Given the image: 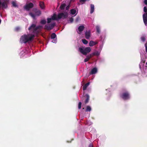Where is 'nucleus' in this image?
<instances>
[{
  "mask_svg": "<svg viewBox=\"0 0 147 147\" xmlns=\"http://www.w3.org/2000/svg\"><path fill=\"white\" fill-rule=\"evenodd\" d=\"M101 50V49L99 51H95L94 52L92 53V54L94 55L98 56L100 54Z\"/></svg>",
  "mask_w": 147,
  "mask_h": 147,
  "instance_id": "obj_13",
  "label": "nucleus"
},
{
  "mask_svg": "<svg viewBox=\"0 0 147 147\" xmlns=\"http://www.w3.org/2000/svg\"><path fill=\"white\" fill-rule=\"evenodd\" d=\"M40 7L42 9H44L45 8V5L44 2L43 1H40L39 3Z\"/></svg>",
  "mask_w": 147,
  "mask_h": 147,
  "instance_id": "obj_15",
  "label": "nucleus"
},
{
  "mask_svg": "<svg viewBox=\"0 0 147 147\" xmlns=\"http://www.w3.org/2000/svg\"><path fill=\"white\" fill-rule=\"evenodd\" d=\"M70 12L71 14L73 15L74 16H76L78 13V12L74 9H71L70 11Z\"/></svg>",
  "mask_w": 147,
  "mask_h": 147,
  "instance_id": "obj_11",
  "label": "nucleus"
},
{
  "mask_svg": "<svg viewBox=\"0 0 147 147\" xmlns=\"http://www.w3.org/2000/svg\"><path fill=\"white\" fill-rule=\"evenodd\" d=\"M68 16V13L67 12L62 13L57 15L54 14L51 18H48L47 19L48 23L51 22L52 20H58L61 19H65Z\"/></svg>",
  "mask_w": 147,
  "mask_h": 147,
  "instance_id": "obj_2",
  "label": "nucleus"
},
{
  "mask_svg": "<svg viewBox=\"0 0 147 147\" xmlns=\"http://www.w3.org/2000/svg\"><path fill=\"white\" fill-rule=\"evenodd\" d=\"M145 46L146 47V51L147 52V43L145 44Z\"/></svg>",
  "mask_w": 147,
  "mask_h": 147,
  "instance_id": "obj_32",
  "label": "nucleus"
},
{
  "mask_svg": "<svg viewBox=\"0 0 147 147\" xmlns=\"http://www.w3.org/2000/svg\"><path fill=\"white\" fill-rule=\"evenodd\" d=\"M80 20V18L79 17H77L76 20V22H78Z\"/></svg>",
  "mask_w": 147,
  "mask_h": 147,
  "instance_id": "obj_31",
  "label": "nucleus"
},
{
  "mask_svg": "<svg viewBox=\"0 0 147 147\" xmlns=\"http://www.w3.org/2000/svg\"><path fill=\"white\" fill-rule=\"evenodd\" d=\"M86 99L85 100V104H87L88 102V100L89 99V95L87 94H86Z\"/></svg>",
  "mask_w": 147,
  "mask_h": 147,
  "instance_id": "obj_17",
  "label": "nucleus"
},
{
  "mask_svg": "<svg viewBox=\"0 0 147 147\" xmlns=\"http://www.w3.org/2000/svg\"><path fill=\"white\" fill-rule=\"evenodd\" d=\"M70 4H69L67 5L66 7V10H68L69 8L70 7Z\"/></svg>",
  "mask_w": 147,
  "mask_h": 147,
  "instance_id": "obj_29",
  "label": "nucleus"
},
{
  "mask_svg": "<svg viewBox=\"0 0 147 147\" xmlns=\"http://www.w3.org/2000/svg\"><path fill=\"white\" fill-rule=\"evenodd\" d=\"M91 9H90V13H92L94 11V7L93 5L91 4Z\"/></svg>",
  "mask_w": 147,
  "mask_h": 147,
  "instance_id": "obj_16",
  "label": "nucleus"
},
{
  "mask_svg": "<svg viewBox=\"0 0 147 147\" xmlns=\"http://www.w3.org/2000/svg\"><path fill=\"white\" fill-rule=\"evenodd\" d=\"M91 110V108L90 106H88L86 107V111H90Z\"/></svg>",
  "mask_w": 147,
  "mask_h": 147,
  "instance_id": "obj_23",
  "label": "nucleus"
},
{
  "mask_svg": "<svg viewBox=\"0 0 147 147\" xmlns=\"http://www.w3.org/2000/svg\"><path fill=\"white\" fill-rule=\"evenodd\" d=\"M90 30L87 31L85 32V35L86 38L88 39L90 37Z\"/></svg>",
  "mask_w": 147,
  "mask_h": 147,
  "instance_id": "obj_10",
  "label": "nucleus"
},
{
  "mask_svg": "<svg viewBox=\"0 0 147 147\" xmlns=\"http://www.w3.org/2000/svg\"><path fill=\"white\" fill-rule=\"evenodd\" d=\"M7 7V3L4 1H0V9L6 8Z\"/></svg>",
  "mask_w": 147,
  "mask_h": 147,
  "instance_id": "obj_4",
  "label": "nucleus"
},
{
  "mask_svg": "<svg viewBox=\"0 0 147 147\" xmlns=\"http://www.w3.org/2000/svg\"><path fill=\"white\" fill-rule=\"evenodd\" d=\"M97 69L96 68L94 67L92 69L91 71L90 74H95L97 72Z\"/></svg>",
  "mask_w": 147,
  "mask_h": 147,
  "instance_id": "obj_14",
  "label": "nucleus"
},
{
  "mask_svg": "<svg viewBox=\"0 0 147 147\" xmlns=\"http://www.w3.org/2000/svg\"><path fill=\"white\" fill-rule=\"evenodd\" d=\"M66 5L65 3H62L60 7V8L61 9H64Z\"/></svg>",
  "mask_w": 147,
  "mask_h": 147,
  "instance_id": "obj_18",
  "label": "nucleus"
},
{
  "mask_svg": "<svg viewBox=\"0 0 147 147\" xmlns=\"http://www.w3.org/2000/svg\"><path fill=\"white\" fill-rule=\"evenodd\" d=\"M82 103L81 102H80L79 103L78 105V108L79 109H80L81 108Z\"/></svg>",
  "mask_w": 147,
  "mask_h": 147,
  "instance_id": "obj_28",
  "label": "nucleus"
},
{
  "mask_svg": "<svg viewBox=\"0 0 147 147\" xmlns=\"http://www.w3.org/2000/svg\"><path fill=\"white\" fill-rule=\"evenodd\" d=\"M40 22L42 24H45L46 23V21L45 20H42Z\"/></svg>",
  "mask_w": 147,
  "mask_h": 147,
  "instance_id": "obj_27",
  "label": "nucleus"
},
{
  "mask_svg": "<svg viewBox=\"0 0 147 147\" xmlns=\"http://www.w3.org/2000/svg\"><path fill=\"white\" fill-rule=\"evenodd\" d=\"M41 11L39 10H37L35 12V15L33 14L32 13H30V15L34 19L35 18V16H39L41 14Z\"/></svg>",
  "mask_w": 147,
  "mask_h": 147,
  "instance_id": "obj_7",
  "label": "nucleus"
},
{
  "mask_svg": "<svg viewBox=\"0 0 147 147\" xmlns=\"http://www.w3.org/2000/svg\"><path fill=\"white\" fill-rule=\"evenodd\" d=\"M91 50V48L89 47H82L79 48L78 51L83 54L86 55L87 53H89Z\"/></svg>",
  "mask_w": 147,
  "mask_h": 147,
  "instance_id": "obj_3",
  "label": "nucleus"
},
{
  "mask_svg": "<svg viewBox=\"0 0 147 147\" xmlns=\"http://www.w3.org/2000/svg\"><path fill=\"white\" fill-rule=\"evenodd\" d=\"M91 55H88L87 56L86 58L84 59V61L85 62H86L88 61L91 57Z\"/></svg>",
  "mask_w": 147,
  "mask_h": 147,
  "instance_id": "obj_20",
  "label": "nucleus"
},
{
  "mask_svg": "<svg viewBox=\"0 0 147 147\" xmlns=\"http://www.w3.org/2000/svg\"><path fill=\"white\" fill-rule=\"evenodd\" d=\"M89 84H90L89 82H88L87 83H86V84H85L83 86V90H86V88L89 85Z\"/></svg>",
  "mask_w": 147,
  "mask_h": 147,
  "instance_id": "obj_19",
  "label": "nucleus"
},
{
  "mask_svg": "<svg viewBox=\"0 0 147 147\" xmlns=\"http://www.w3.org/2000/svg\"><path fill=\"white\" fill-rule=\"evenodd\" d=\"M52 42H53V43H56V40H53L52 41Z\"/></svg>",
  "mask_w": 147,
  "mask_h": 147,
  "instance_id": "obj_33",
  "label": "nucleus"
},
{
  "mask_svg": "<svg viewBox=\"0 0 147 147\" xmlns=\"http://www.w3.org/2000/svg\"><path fill=\"white\" fill-rule=\"evenodd\" d=\"M97 32L99 33L100 32V27L98 26H97L96 27Z\"/></svg>",
  "mask_w": 147,
  "mask_h": 147,
  "instance_id": "obj_24",
  "label": "nucleus"
},
{
  "mask_svg": "<svg viewBox=\"0 0 147 147\" xmlns=\"http://www.w3.org/2000/svg\"><path fill=\"white\" fill-rule=\"evenodd\" d=\"M33 6V5L31 3L27 4L24 6V9L27 10H29L30 9L32 8Z\"/></svg>",
  "mask_w": 147,
  "mask_h": 147,
  "instance_id": "obj_6",
  "label": "nucleus"
},
{
  "mask_svg": "<svg viewBox=\"0 0 147 147\" xmlns=\"http://www.w3.org/2000/svg\"><path fill=\"white\" fill-rule=\"evenodd\" d=\"M89 147H93V145L92 144H90L89 145Z\"/></svg>",
  "mask_w": 147,
  "mask_h": 147,
  "instance_id": "obj_35",
  "label": "nucleus"
},
{
  "mask_svg": "<svg viewBox=\"0 0 147 147\" xmlns=\"http://www.w3.org/2000/svg\"><path fill=\"white\" fill-rule=\"evenodd\" d=\"M74 20V19L72 18H71L68 21V23H72Z\"/></svg>",
  "mask_w": 147,
  "mask_h": 147,
  "instance_id": "obj_25",
  "label": "nucleus"
},
{
  "mask_svg": "<svg viewBox=\"0 0 147 147\" xmlns=\"http://www.w3.org/2000/svg\"><path fill=\"white\" fill-rule=\"evenodd\" d=\"M85 1H83V0H82V1H80V3H82V2L84 3V2H85Z\"/></svg>",
  "mask_w": 147,
  "mask_h": 147,
  "instance_id": "obj_36",
  "label": "nucleus"
},
{
  "mask_svg": "<svg viewBox=\"0 0 147 147\" xmlns=\"http://www.w3.org/2000/svg\"><path fill=\"white\" fill-rule=\"evenodd\" d=\"M82 41L83 43L85 45H86L88 43V41L85 39H82Z\"/></svg>",
  "mask_w": 147,
  "mask_h": 147,
  "instance_id": "obj_22",
  "label": "nucleus"
},
{
  "mask_svg": "<svg viewBox=\"0 0 147 147\" xmlns=\"http://www.w3.org/2000/svg\"><path fill=\"white\" fill-rule=\"evenodd\" d=\"M55 25L54 23H52L51 25L47 24L45 26V28L47 30H50L52 29Z\"/></svg>",
  "mask_w": 147,
  "mask_h": 147,
  "instance_id": "obj_5",
  "label": "nucleus"
},
{
  "mask_svg": "<svg viewBox=\"0 0 147 147\" xmlns=\"http://www.w3.org/2000/svg\"><path fill=\"white\" fill-rule=\"evenodd\" d=\"M121 97L124 100L127 99L129 98V94L127 92L123 93Z\"/></svg>",
  "mask_w": 147,
  "mask_h": 147,
  "instance_id": "obj_8",
  "label": "nucleus"
},
{
  "mask_svg": "<svg viewBox=\"0 0 147 147\" xmlns=\"http://www.w3.org/2000/svg\"><path fill=\"white\" fill-rule=\"evenodd\" d=\"M146 65H147V62L146 63Z\"/></svg>",
  "mask_w": 147,
  "mask_h": 147,
  "instance_id": "obj_39",
  "label": "nucleus"
},
{
  "mask_svg": "<svg viewBox=\"0 0 147 147\" xmlns=\"http://www.w3.org/2000/svg\"><path fill=\"white\" fill-rule=\"evenodd\" d=\"M19 28L18 27H17L16 28V31L18 30L19 29Z\"/></svg>",
  "mask_w": 147,
  "mask_h": 147,
  "instance_id": "obj_34",
  "label": "nucleus"
},
{
  "mask_svg": "<svg viewBox=\"0 0 147 147\" xmlns=\"http://www.w3.org/2000/svg\"><path fill=\"white\" fill-rule=\"evenodd\" d=\"M141 40L143 42L145 41V38L144 37H142L141 38Z\"/></svg>",
  "mask_w": 147,
  "mask_h": 147,
  "instance_id": "obj_30",
  "label": "nucleus"
},
{
  "mask_svg": "<svg viewBox=\"0 0 147 147\" xmlns=\"http://www.w3.org/2000/svg\"><path fill=\"white\" fill-rule=\"evenodd\" d=\"M84 28V25H81L80 26L77 30L78 33L79 34H80L81 32L83 30Z\"/></svg>",
  "mask_w": 147,
  "mask_h": 147,
  "instance_id": "obj_9",
  "label": "nucleus"
},
{
  "mask_svg": "<svg viewBox=\"0 0 147 147\" xmlns=\"http://www.w3.org/2000/svg\"><path fill=\"white\" fill-rule=\"evenodd\" d=\"M140 65V68H141V65Z\"/></svg>",
  "mask_w": 147,
  "mask_h": 147,
  "instance_id": "obj_37",
  "label": "nucleus"
},
{
  "mask_svg": "<svg viewBox=\"0 0 147 147\" xmlns=\"http://www.w3.org/2000/svg\"><path fill=\"white\" fill-rule=\"evenodd\" d=\"M56 36V34L54 33H53L51 35V37L52 39H55Z\"/></svg>",
  "mask_w": 147,
  "mask_h": 147,
  "instance_id": "obj_21",
  "label": "nucleus"
},
{
  "mask_svg": "<svg viewBox=\"0 0 147 147\" xmlns=\"http://www.w3.org/2000/svg\"><path fill=\"white\" fill-rule=\"evenodd\" d=\"M22 53H22H20V54H21Z\"/></svg>",
  "mask_w": 147,
  "mask_h": 147,
  "instance_id": "obj_38",
  "label": "nucleus"
},
{
  "mask_svg": "<svg viewBox=\"0 0 147 147\" xmlns=\"http://www.w3.org/2000/svg\"><path fill=\"white\" fill-rule=\"evenodd\" d=\"M97 43L98 42L96 41H94L93 40H91L89 43V46L90 47H92L96 45Z\"/></svg>",
  "mask_w": 147,
  "mask_h": 147,
  "instance_id": "obj_12",
  "label": "nucleus"
},
{
  "mask_svg": "<svg viewBox=\"0 0 147 147\" xmlns=\"http://www.w3.org/2000/svg\"><path fill=\"white\" fill-rule=\"evenodd\" d=\"M42 27L40 26L36 27L35 24H32L29 28L28 30L30 31L32 30V34L27 35H24L22 36L20 38V43H26L28 41L31 40L34 36L36 35L39 32V29Z\"/></svg>",
  "mask_w": 147,
  "mask_h": 147,
  "instance_id": "obj_1",
  "label": "nucleus"
},
{
  "mask_svg": "<svg viewBox=\"0 0 147 147\" xmlns=\"http://www.w3.org/2000/svg\"><path fill=\"white\" fill-rule=\"evenodd\" d=\"M12 4L13 7H17V5L16 4V3L15 2L13 1L12 3Z\"/></svg>",
  "mask_w": 147,
  "mask_h": 147,
  "instance_id": "obj_26",
  "label": "nucleus"
}]
</instances>
